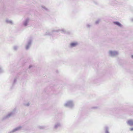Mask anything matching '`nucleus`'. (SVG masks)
Segmentation results:
<instances>
[{
    "instance_id": "nucleus-1",
    "label": "nucleus",
    "mask_w": 133,
    "mask_h": 133,
    "mask_svg": "<svg viewBox=\"0 0 133 133\" xmlns=\"http://www.w3.org/2000/svg\"><path fill=\"white\" fill-rule=\"evenodd\" d=\"M108 55L111 57H114L117 56L119 54L118 51L110 50L108 52Z\"/></svg>"
},
{
    "instance_id": "nucleus-2",
    "label": "nucleus",
    "mask_w": 133,
    "mask_h": 133,
    "mask_svg": "<svg viewBox=\"0 0 133 133\" xmlns=\"http://www.w3.org/2000/svg\"><path fill=\"white\" fill-rule=\"evenodd\" d=\"M63 105L66 107L73 108L74 106V102L72 100H68Z\"/></svg>"
},
{
    "instance_id": "nucleus-3",
    "label": "nucleus",
    "mask_w": 133,
    "mask_h": 133,
    "mask_svg": "<svg viewBox=\"0 0 133 133\" xmlns=\"http://www.w3.org/2000/svg\"><path fill=\"white\" fill-rule=\"evenodd\" d=\"M16 112V109H14L11 112L9 113L8 114L4 116L3 118V119H8L11 116L14 115Z\"/></svg>"
},
{
    "instance_id": "nucleus-4",
    "label": "nucleus",
    "mask_w": 133,
    "mask_h": 133,
    "mask_svg": "<svg viewBox=\"0 0 133 133\" xmlns=\"http://www.w3.org/2000/svg\"><path fill=\"white\" fill-rule=\"evenodd\" d=\"M78 45L77 42L75 41L71 42L69 44V47L71 48L76 47Z\"/></svg>"
},
{
    "instance_id": "nucleus-5",
    "label": "nucleus",
    "mask_w": 133,
    "mask_h": 133,
    "mask_svg": "<svg viewBox=\"0 0 133 133\" xmlns=\"http://www.w3.org/2000/svg\"><path fill=\"white\" fill-rule=\"evenodd\" d=\"M61 31V33L64 34H66V30L64 29H53L52 31V32H58L59 31Z\"/></svg>"
},
{
    "instance_id": "nucleus-6",
    "label": "nucleus",
    "mask_w": 133,
    "mask_h": 133,
    "mask_svg": "<svg viewBox=\"0 0 133 133\" xmlns=\"http://www.w3.org/2000/svg\"><path fill=\"white\" fill-rule=\"evenodd\" d=\"M30 19L29 18H26L23 21V25L24 26L26 27L27 26L29 22Z\"/></svg>"
},
{
    "instance_id": "nucleus-7",
    "label": "nucleus",
    "mask_w": 133,
    "mask_h": 133,
    "mask_svg": "<svg viewBox=\"0 0 133 133\" xmlns=\"http://www.w3.org/2000/svg\"><path fill=\"white\" fill-rule=\"evenodd\" d=\"M22 127L21 126H19L18 127H17L14 129L12 130L11 131L9 132V133H12L15 132L16 131H19L21 130L22 128Z\"/></svg>"
},
{
    "instance_id": "nucleus-8",
    "label": "nucleus",
    "mask_w": 133,
    "mask_h": 133,
    "mask_svg": "<svg viewBox=\"0 0 133 133\" xmlns=\"http://www.w3.org/2000/svg\"><path fill=\"white\" fill-rule=\"evenodd\" d=\"M32 40L31 39H29L28 42L27 43L26 45L25 49L26 50L28 49L30 47L31 43L32 42Z\"/></svg>"
},
{
    "instance_id": "nucleus-9",
    "label": "nucleus",
    "mask_w": 133,
    "mask_h": 133,
    "mask_svg": "<svg viewBox=\"0 0 133 133\" xmlns=\"http://www.w3.org/2000/svg\"><path fill=\"white\" fill-rule=\"evenodd\" d=\"M5 22L7 24H10L11 25H13L14 23L13 21L11 19L6 18L5 20Z\"/></svg>"
},
{
    "instance_id": "nucleus-10",
    "label": "nucleus",
    "mask_w": 133,
    "mask_h": 133,
    "mask_svg": "<svg viewBox=\"0 0 133 133\" xmlns=\"http://www.w3.org/2000/svg\"><path fill=\"white\" fill-rule=\"evenodd\" d=\"M130 126H133V119H130L126 122Z\"/></svg>"
},
{
    "instance_id": "nucleus-11",
    "label": "nucleus",
    "mask_w": 133,
    "mask_h": 133,
    "mask_svg": "<svg viewBox=\"0 0 133 133\" xmlns=\"http://www.w3.org/2000/svg\"><path fill=\"white\" fill-rule=\"evenodd\" d=\"M114 24L120 28H122L123 26V25L119 22L118 21H115L113 22Z\"/></svg>"
},
{
    "instance_id": "nucleus-12",
    "label": "nucleus",
    "mask_w": 133,
    "mask_h": 133,
    "mask_svg": "<svg viewBox=\"0 0 133 133\" xmlns=\"http://www.w3.org/2000/svg\"><path fill=\"white\" fill-rule=\"evenodd\" d=\"M61 126V124L59 122H57L55 123L54 126V128L56 129H57L59 127Z\"/></svg>"
},
{
    "instance_id": "nucleus-13",
    "label": "nucleus",
    "mask_w": 133,
    "mask_h": 133,
    "mask_svg": "<svg viewBox=\"0 0 133 133\" xmlns=\"http://www.w3.org/2000/svg\"><path fill=\"white\" fill-rule=\"evenodd\" d=\"M18 48V46H14L13 47V50L15 51H16Z\"/></svg>"
},
{
    "instance_id": "nucleus-14",
    "label": "nucleus",
    "mask_w": 133,
    "mask_h": 133,
    "mask_svg": "<svg viewBox=\"0 0 133 133\" xmlns=\"http://www.w3.org/2000/svg\"><path fill=\"white\" fill-rule=\"evenodd\" d=\"M24 104L25 106H28L30 105V103L29 102H28L27 103H24Z\"/></svg>"
},
{
    "instance_id": "nucleus-15",
    "label": "nucleus",
    "mask_w": 133,
    "mask_h": 133,
    "mask_svg": "<svg viewBox=\"0 0 133 133\" xmlns=\"http://www.w3.org/2000/svg\"><path fill=\"white\" fill-rule=\"evenodd\" d=\"M100 21V19H98V20H96L95 22V23L96 24H97L99 23Z\"/></svg>"
},
{
    "instance_id": "nucleus-16",
    "label": "nucleus",
    "mask_w": 133,
    "mask_h": 133,
    "mask_svg": "<svg viewBox=\"0 0 133 133\" xmlns=\"http://www.w3.org/2000/svg\"><path fill=\"white\" fill-rule=\"evenodd\" d=\"M105 133H109L108 130L109 129V128L107 127H105Z\"/></svg>"
},
{
    "instance_id": "nucleus-17",
    "label": "nucleus",
    "mask_w": 133,
    "mask_h": 133,
    "mask_svg": "<svg viewBox=\"0 0 133 133\" xmlns=\"http://www.w3.org/2000/svg\"><path fill=\"white\" fill-rule=\"evenodd\" d=\"M4 72V70L2 68L0 67V73H2Z\"/></svg>"
},
{
    "instance_id": "nucleus-18",
    "label": "nucleus",
    "mask_w": 133,
    "mask_h": 133,
    "mask_svg": "<svg viewBox=\"0 0 133 133\" xmlns=\"http://www.w3.org/2000/svg\"><path fill=\"white\" fill-rule=\"evenodd\" d=\"M86 26L87 28H90L91 26V25L90 24H88Z\"/></svg>"
},
{
    "instance_id": "nucleus-19",
    "label": "nucleus",
    "mask_w": 133,
    "mask_h": 133,
    "mask_svg": "<svg viewBox=\"0 0 133 133\" xmlns=\"http://www.w3.org/2000/svg\"><path fill=\"white\" fill-rule=\"evenodd\" d=\"M46 35H51V34H50V33L48 31H47L46 32Z\"/></svg>"
},
{
    "instance_id": "nucleus-20",
    "label": "nucleus",
    "mask_w": 133,
    "mask_h": 133,
    "mask_svg": "<svg viewBox=\"0 0 133 133\" xmlns=\"http://www.w3.org/2000/svg\"><path fill=\"white\" fill-rule=\"evenodd\" d=\"M42 7L43 8V9H44L46 10H47V8H46L45 6H42Z\"/></svg>"
},
{
    "instance_id": "nucleus-21",
    "label": "nucleus",
    "mask_w": 133,
    "mask_h": 133,
    "mask_svg": "<svg viewBox=\"0 0 133 133\" xmlns=\"http://www.w3.org/2000/svg\"><path fill=\"white\" fill-rule=\"evenodd\" d=\"M129 130L130 131H133V128H130Z\"/></svg>"
},
{
    "instance_id": "nucleus-22",
    "label": "nucleus",
    "mask_w": 133,
    "mask_h": 133,
    "mask_svg": "<svg viewBox=\"0 0 133 133\" xmlns=\"http://www.w3.org/2000/svg\"><path fill=\"white\" fill-rule=\"evenodd\" d=\"M39 128L40 129H42L43 128V127L42 126H40L39 127Z\"/></svg>"
},
{
    "instance_id": "nucleus-23",
    "label": "nucleus",
    "mask_w": 133,
    "mask_h": 133,
    "mask_svg": "<svg viewBox=\"0 0 133 133\" xmlns=\"http://www.w3.org/2000/svg\"><path fill=\"white\" fill-rule=\"evenodd\" d=\"M131 22H133V18H132L131 19Z\"/></svg>"
},
{
    "instance_id": "nucleus-24",
    "label": "nucleus",
    "mask_w": 133,
    "mask_h": 133,
    "mask_svg": "<svg viewBox=\"0 0 133 133\" xmlns=\"http://www.w3.org/2000/svg\"><path fill=\"white\" fill-rule=\"evenodd\" d=\"M131 57L133 59V55H132L131 56Z\"/></svg>"
},
{
    "instance_id": "nucleus-25",
    "label": "nucleus",
    "mask_w": 133,
    "mask_h": 133,
    "mask_svg": "<svg viewBox=\"0 0 133 133\" xmlns=\"http://www.w3.org/2000/svg\"><path fill=\"white\" fill-rule=\"evenodd\" d=\"M31 67V66H29V68H30Z\"/></svg>"
}]
</instances>
